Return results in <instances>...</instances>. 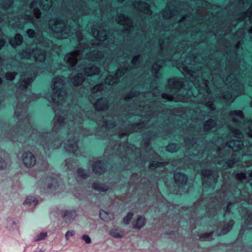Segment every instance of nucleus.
Segmentation results:
<instances>
[{
  "mask_svg": "<svg viewBox=\"0 0 252 252\" xmlns=\"http://www.w3.org/2000/svg\"><path fill=\"white\" fill-rule=\"evenodd\" d=\"M39 68L32 71L33 75L22 74L21 77L20 89L24 92L23 95H18V102L15 110V116L18 119L16 127L10 131L6 135V137L13 142L23 141V138L27 135L32 140L42 145L46 153L51 149L58 148L61 145V139L56 137L55 134H57L58 130L63 127L67 128L69 130L68 139L63 143V148L65 151L72 153L77 156L78 155L77 142L78 138L81 135L85 136L87 133L86 129L81 126V124L86 119H88L96 121L98 125L106 129H115L118 122H116V116L109 115L103 116L99 121L95 118L96 113L91 110L87 112L80 107L76 112L67 113L66 116L64 112L59 114L58 111L61 107L65 106L68 98L67 93L64 89L66 82L65 78L63 76L55 77L53 79L52 89L53 93L47 94L45 97L54 105L55 116L53 119L54 126L52 132L39 131L35 129L30 122V116L27 114V103L32 100L40 98V94H32L31 91L28 89V87L34 80L38 73L44 72Z\"/></svg>",
  "mask_w": 252,
  "mask_h": 252,
  "instance_id": "f257e3e1",
  "label": "nucleus"
},
{
  "mask_svg": "<svg viewBox=\"0 0 252 252\" xmlns=\"http://www.w3.org/2000/svg\"><path fill=\"white\" fill-rule=\"evenodd\" d=\"M83 0L73 1L71 2V9H69V14L76 25L75 29H71L67 26L65 21L56 18L50 19L48 26L50 32H52L53 36L58 39H64L69 37L75 38L79 42V45L72 52L65 55L64 60L70 70H76L78 72L77 75L69 77L70 82L74 86H80L84 82L85 77L82 73L84 72L90 76L98 74L99 68L95 65L89 64L86 66V61H83L80 64H77L78 61L81 58L103 63L105 69H108L107 64L112 63V56L101 51V47L111 50L114 45V38H108L110 33L106 31V28L103 26H94L92 29V33L95 39L91 43V47L88 44L82 42L83 35L81 31L80 26L78 22L79 17L89 14L91 10L86 5H84Z\"/></svg>",
  "mask_w": 252,
  "mask_h": 252,
  "instance_id": "f03ea898",
  "label": "nucleus"
},
{
  "mask_svg": "<svg viewBox=\"0 0 252 252\" xmlns=\"http://www.w3.org/2000/svg\"><path fill=\"white\" fill-rule=\"evenodd\" d=\"M204 66H198L195 71L190 73V81L198 89L196 98L199 103L206 107L208 112L203 115L212 117L216 114L214 101L216 99H222L229 103L236 97L244 94V84L239 80L240 70L235 66L227 65L225 72L221 68L220 61L212 57L206 60Z\"/></svg>",
  "mask_w": 252,
  "mask_h": 252,
  "instance_id": "7ed1b4c3",
  "label": "nucleus"
},
{
  "mask_svg": "<svg viewBox=\"0 0 252 252\" xmlns=\"http://www.w3.org/2000/svg\"><path fill=\"white\" fill-rule=\"evenodd\" d=\"M215 198L211 201V203L208 206V211L210 216L212 213L214 215L218 210L223 208L224 217H226L231 212V209L235 208L241 214L243 219L245 221L242 226L241 231L243 229H252V214L248 209L242 207L239 202L237 198H241L242 201L252 204V194L245 188L242 190L235 188L233 191H225L222 193L217 192Z\"/></svg>",
  "mask_w": 252,
  "mask_h": 252,
  "instance_id": "20e7f679",
  "label": "nucleus"
},
{
  "mask_svg": "<svg viewBox=\"0 0 252 252\" xmlns=\"http://www.w3.org/2000/svg\"><path fill=\"white\" fill-rule=\"evenodd\" d=\"M140 95V97H143L142 100L139 102L138 104L134 107L140 113H137V115H140L141 117L147 118L149 122L153 121V119L158 116L160 111L163 109V106L160 105L156 101L155 95L150 91L139 92L135 91H131L127 94L125 96V99L128 101L130 99Z\"/></svg>",
  "mask_w": 252,
  "mask_h": 252,
  "instance_id": "39448f33",
  "label": "nucleus"
},
{
  "mask_svg": "<svg viewBox=\"0 0 252 252\" xmlns=\"http://www.w3.org/2000/svg\"><path fill=\"white\" fill-rule=\"evenodd\" d=\"M27 33L29 37L33 38V41L36 44V48L27 47L20 52L21 57L28 59L33 57L36 61L41 63L43 62L46 59L47 55L45 52V50L40 49V47L53 49L54 45L52 41L44 38L39 34L36 33L32 29H28L27 31Z\"/></svg>",
  "mask_w": 252,
  "mask_h": 252,
  "instance_id": "423d86ee",
  "label": "nucleus"
},
{
  "mask_svg": "<svg viewBox=\"0 0 252 252\" xmlns=\"http://www.w3.org/2000/svg\"><path fill=\"white\" fill-rule=\"evenodd\" d=\"M167 88L174 91L173 94L163 93L161 97L168 101L186 102L192 100L193 94L190 90H184L182 79L171 78L168 81Z\"/></svg>",
  "mask_w": 252,
  "mask_h": 252,
  "instance_id": "0eeeda50",
  "label": "nucleus"
},
{
  "mask_svg": "<svg viewBox=\"0 0 252 252\" xmlns=\"http://www.w3.org/2000/svg\"><path fill=\"white\" fill-rule=\"evenodd\" d=\"M104 86L102 83L98 84L91 89L92 94L89 99L90 101L94 103L97 111H104L108 108V100L106 98L100 97L98 98L95 102H94L95 96H98L101 94V92L103 89Z\"/></svg>",
  "mask_w": 252,
  "mask_h": 252,
  "instance_id": "6e6552de",
  "label": "nucleus"
},
{
  "mask_svg": "<svg viewBox=\"0 0 252 252\" xmlns=\"http://www.w3.org/2000/svg\"><path fill=\"white\" fill-rule=\"evenodd\" d=\"M40 185L46 192L54 194L59 188L60 181L57 175L52 174L40 181L38 186Z\"/></svg>",
  "mask_w": 252,
  "mask_h": 252,
  "instance_id": "1a4fd4ad",
  "label": "nucleus"
},
{
  "mask_svg": "<svg viewBox=\"0 0 252 252\" xmlns=\"http://www.w3.org/2000/svg\"><path fill=\"white\" fill-rule=\"evenodd\" d=\"M202 186L204 189L207 187L214 188L217 183L219 172L216 169H204L201 171Z\"/></svg>",
  "mask_w": 252,
  "mask_h": 252,
  "instance_id": "9d476101",
  "label": "nucleus"
},
{
  "mask_svg": "<svg viewBox=\"0 0 252 252\" xmlns=\"http://www.w3.org/2000/svg\"><path fill=\"white\" fill-rule=\"evenodd\" d=\"M53 6L52 0H32L29 8L32 11L37 19L40 17L41 12L39 8L43 10H48Z\"/></svg>",
  "mask_w": 252,
  "mask_h": 252,
  "instance_id": "9b49d317",
  "label": "nucleus"
},
{
  "mask_svg": "<svg viewBox=\"0 0 252 252\" xmlns=\"http://www.w3.org/2000/svg\"><path fill=\"white\" fill-rule=\"evenodd\" d=\"M129 67L128 63L125 61L124 64L119 67L114 75H108L105 80V83L109 85L117 84L119 82L120 78L129 70Z\"/></svg>",
  "mask_w": 252,
  "mask_h": 252,
  "instance_id": "f8f14e48",
  "label": "nucleus"
},
{
  "mask_svg": "<svg viewBox=\"0 0 252 252\" xmlns=\"http://www.w3.org/2000/svg\"><path fill=\"white\" fill-rule=\"evenodd\" d=\"M203 140L202 138L200 139H197L196 134L193 133L186 137L184 139V142L189 150H190L192 148H194V151L196 153H193V154L196 156H199L202 153L201 147H199V144H198L197 142H203Z\"/></svg>",
  "mask_w": 252,
  "mask_h": 252,
  "instance_id": "ddd939ff",
  "label": "nucleus"
},
{
  "mask_svg": "<svg viewBox=\"0 0 252 252\" xmlns=\"http://www.w3.org/2000/svg\"><path fill=\"white\" fill-rule=\"evenodd\" d=\"M239 6L242 8L249 7L247 11L240 13L238 16L239 21L249 20L252 24V0H239L238 2Z\"/></svg>",
  "mask_w": 252,
  "mask_h": 252,
  "instance_id": "4468645a",
  "label": "nucleus"
},
{
  "mask_svg": "<svg viewBox=\"0 0 252 252\" xmlns=\"http://www.w3.org/2000/svg\"><path fill=\"white\" fill-rule=\"evenodd\" d=\"M179 1L176 0H171V1L167 3V7L164 10L162 15L166 19H168L174 16H177L179 12Z\"/></svg>",
  "mask_w": 252,
  "mask_h": 252,
  "instance_id": "2eb2a0df",
  "label": "nucleus"
},
{
  "mask_svg": "<svg viewBox=\"0 0 252 252\" xmlns=\"http://www.w3.org/2000/svg\"><path fill=\"white\" fill-rule=\"evenodd\" d=\"M133 148H134L133 145H131L127 142L119 145L118 152L119 156L122 159V160L129 158L130 155L133 153Z\"/></svg>",
  "mask_w": 252,
  "mask_h": 252,
  "instance_id": "dca6fc26",
  "label": "nucleus"
},
{
  "mask_svg": "<svg viewBox=\"0 0 252 252\" xmlns=\"http://www.w3.org/2000/svg\"><path fill=\"white\" fill-rule=\"evenodd\" d=\"M118 23L125 27V32L128 33L130 32L133 27V22L131 19L124 14H119L117 15L116 19Z\"/></svg>",
  "mask_w": 252,
  "mask_h": 252,
  "instance_id": "f3484780",
  "label": "nucleus"
},
{
  "mask_svg": "<svg viewBox=\"0 0 252 252\" xmlns=\"http://www.w3.org/2000/svg\"><path fill=\"white\" fill-rule=\"evenodd\" d=\"M18 23L16 22L14 26L20 29H22L24 25L29 22L32 23L35 26L37 25L34 22V18L32 15L27 14H22L19 15L17 18Z\"/></svg>",
  "mask_w": 252,
  "mask_h": 252,
  "instance_id": "a211bd4d",
  "label": "nucleus"
},
{
  "mask_svg": "<svg viewBox=\"0 0 252 252\" xmlns=\"http://www.w3.org/2000/svg\"><path fill=\"white\" fill-rule=\"evenodd\" d=\"M148 126L149 124H148V122L145 123L144 122L133 124L130 126V127H129L128 129H126L124 131H119L118 134L119 136H122L129 134L135 131L141 132L142 131L141 129L145 128Z\"/></svg>",
  "mask_w": 252,
  "mask_h": 252,
  "instance_id": "6ab92c4d",
  "label": "nucleus"
},
{
  "mask_svg": "<svg viewBox=\"0 0 252 252\" xmlns=\"http://www.w3.org/2000/svg\"><path fill=\"white\" fill-rule=\"evenodd\" d=\"M133 7L136 10L141 12L148 15H151L152 12L148 3L142 1H134L132 2Z\"/></svg>",
  "mask_w": 252,
  "mask_h": 252,
  "instance_id": "aec40b11",
  "label": "nucleus"
},
{
  "mask_svg": "<svg viewBox=\"0 0 252 252\" xmlns=\"http://www.w3.org/2000/svg\"><path fill=\"white\" fill-rule=\"evenodd\" d=\"M22 162L25 166L32 167L36 164V160L35 156L30 152H25L22 155Z\"/></svg>",
  "mask_w": 252,
  "mask_h": 252,
  "instance_id": "412c9836",
  "label": "nucleus"
},
{
  "mask_svg": "<svg viewBox=\"0 0 252 252\" xmlns=\"http://www.w3.org/2000/svg\"><path fill=\"white\" fill-rule=\"evenodd\" d=\"M222 124L220 122H217L214 120L210 119L207 121L204 125V130L209 131L214 128H219L221 126Z\"/></svg>",
  "mask_w": 252,
  "mask_h": 252,
  "instance_id": "4be33fe9",
  "label": "nucleus"
},
{
  "mask_svg": "<svg viewBox=\"0 0 252 252\" xmlns=\"http://www.w3.org/2000/svg\"><path fill=\"white\" fill-rule=\"evenodd\" d=\"M76 216L77 213L76 211L73 210H65L62 213L63 220L66 223L72 221Z\"/></svg>",
  "mask_w": 252,
  "mask_h": 252,
  "instance_id": "5701e85b",
  "label": "nucleus"
},
{
  "mask_svg": "<svg viewBox=\"0 0 252 252\" xmlns=\"http://www.w3.org/2000/svg\"><path fill=\"white\" fill-rule=\"evenodd\" d=\"M174 178L176 184L178 186H183L187 183L188 177L184 174L175 172L174 174Z\"/></svg>",
  "mask_w": 252,
  "mask_h": 252,
  "instance_id": "b1692460",
  "label": "nucleus"
},
{
  "mask_svg": "<svg viewBox=\"0 0 252 252\" xmlns=\"http://www.w3.org/2000/svg\"><path fill=\"white\" fill-rule=\"evenodd\" d=\"M106 167L104 162H101L99 160L95 161L92 165V169L95 174H100L103 173Z\"/></svg>",
  "mask_w": 252,
  "mask_h": 252,
  "instance_id": "393cba45",
  "label": "nucleus"
},
{
  "mask_svg": "<svg viewBox=\"0 0 252 252\" xmlns=\"http://www.w3.org/2000/svg\"><path fill=\"white\" fill-rule=\"evenodd\" d=\"M145 224V219L142 216H139L137 219L133 221V227L135 229H140Z\"/></svg>",
  "mask_w": 252,
  "mask_h": 252,
  "instance_id": "a878e982",
  "label": "nucleus"
},
{
  "mask_svg": "<svg viewBox=\"0 0 252 252\" xmlns=\"http://www.w3.org/2000/svg\"><path fill=\"white\" fill-rule=\"evenodd\" d=\"M23 36L19 33L16 34L14 38H10L9 42L12 46L15 47L17 45H20L23 42Z\"/></svg>",
  "mask_w": 252,
  "mask_h": 252,
  "instance_id": "bb28decb",
  "label": "nucleus"
},
{
  "mask_svg": "<svg viewBox=\"0 0 252 252\" xmlns=\"http://www.w3.org/2000/svg\"><path fill=\"white\" fill-rule=\"evenodd\" d=\"M164 63V62L162 60H158L155 62L152 68V73L155 76H157L158 71L162 67Z\"/></svg>",
  "mask_w": 252,
  "mask_h": 252,
  "instance_id": "cd10ccee",
  "label": "nucleus"
},
{
  "mask_svg": "<svg viewBox=\"0 0 252 252\" xmlns=\"http://www.w3.org/2000/svg\"><path fill=\"white\" fill-rule=\"evenodd\" d=\"M234 223L233 220H230L228 222H224V226L222 228L220 234L224 235L228 233L232 229Z\"/></svg>",
  "mask_w": 252,
  "mask_h": 252,
  "instance_id": "c85d7f7f",
  "label": "nucleus"
},
{
  "mask_svg": "<svg viewBox=\"0 0 252 252\" xmlns=\"http://www.w3.org/2000/svg\"><path fill=\"white\" fill-rule=\"evenodd\" d=\"M92 187L96 190L103 192L107 191L109 188L108 186L98 182L94 183Z\"/></svg>",
  "mask_w": 252,
  "mask_h": 252,
  "instance_id": "c756f323",
  "label": "nucleus"
},
{
  "mask_svg": "<svg viewBox=\"0 0 252 252\" xmlns=\"http://www.w3.org/2000/svg\"><path fill=\"white\" fill-rule=\"evenodd\" d=\"M227 126L229 128V129L231 133L235 138H237L238 139H241L242 138V133L240 129L230 126L228 125Z\"/></svg>",
  "mask_w": 252,
  "mask_h": 252,
  "instance_id": "7c9ffc66",
  "label": "nucleus"
},
{
  "mask_svg": "<svg viewBox=\"0 0 252 252\" xmlns=\"http://www.w3.org/2000/svg\"><path fill=\"white\" fill-rule=\"evenodd\" d=\"M38 200L33 196L28 197L24 202V204L28 206L33 207L37 204Z\"/></svg>",
  "mask_w": 252,
  "mask_h": 252,
  "instance_id": "2f4dec72",
  "label": "nucleus"
},
{
  "mask_svg": "<svg viewBox=\"0 0 252 252\" xmlns=\"http://www.w3.org/2000/svg\"><path fill=\"white\" fill-rule=\"evenodd\" d=\"M110 235L116 238H121L124 236L123 231L117 229H113L110 231Z\"/></svg>",
  "mask_w": 252,
  "mask_h": 252,
  "instance_id": "473e14b6",
  "label": "nucleus"
},
{
  "mask_svg": "<svg viewBox=\"0 0 252 252\" xmlns=\"http://www.w3.org/2000/svg\"><path fill=\"white\" fill-rule=\"evenodd\" d=\"M13 0H5L1 4V8L4 12H6L12 6Z\"/></svg>",
  "mask_w": 252,
  "mask_h": 252,
  "instance_id": "72a5a7b5",
  "label": "nucleus"
},
{
  "mask_svg": "<svg viewBox=\"0 0 252 252\" xmlns=\"http://www.w3.org/2000/svg\"><path fill=\"white\" fill-rule=\"evenodd\" d=\"M89 174V171L85 170H83L81 168H79L77 170V179L78 180L80 179H86Z\"/></svg>",
  "mask_w": 252,
  "mask_h": 252,
  "instance_id": "f704fd0d",
  "label": "nucleus"
},
{
  "mask_svg": "<svg viewBox=\"0 0 252 252\" xmlns=\"http://www.w3.org/2000/svg\"><path fill=\"white\" fill-rule=\"evenodd\" d=\"M178 149L179 147L178 145L175 143H170L166 147V150L172 153L176 152Z\"/></svg>",
  "mask_w": 252,
  "mask_h": 252,
  "instance_id": "c9c22d12",
  "label": "nucleus"
},
{
  "mask_svg": "<svg viewBox=\"0 0 252 252\" xmlns=\"http://www.w3.org/2000/svg\"><path fill=\"white\" fill-rule=\"evenodd\" d=\"M159 46L161 51H168L169 48V45L168 44H164V40L160 39L159 40Z\"/></svg>",
  "mask_w": 252,
  "mask_h": 252,
  "instance_id": "e433bc0d",
  "label": "nucleus"
},
{
  "mask_svg": "<svg viewBox=\"0 0 252 252\" xmlns=\"http://www.w3.org/2000/svg\"><path fill=\"white\" fill-rule=\"evenodd\" d=\"M75 165L76 163L71 159H67L65 161V166L67 169L71 170Z\"/></svg>",
  "mask_w": 252,
  "mask_h": 252,
  "instance_id": "4c0bfd02",
  "label": "nucleus"
},
{
  "mask_svg": "<svg viewBox=\"0 0 252 252\" xmlns=\"http://www.w3.org/2000/svg\"><path fill=\"white\" fill-rule=\"evenodd\" d=\"M47 236V234L45 232H41L37 234L34 238L35 241H39L44 240Z\"/></svg>",
  "mask_w": 252,
  "mask_h": 252,
  "instance_id": "58836bf2",
  "label": "nucleus"
},
{
  "mask_svg": "<svg viewBox=\"0 0 252 252\" xmlns=\"http://www.w3.org/2000/svg\"><path fill=\"white\" fill-rule=\"evenodd\" d=\"M16 225L15 220L12 218H7L6 221V226L7 228L10 229Z\"/></svg>",
  "mask_w": 252,
  "mask_h": 252,
  "instance_id": "ea45409f",
  "label": "nucleus"
},
{
  "mask_svg": "<svg viewBox=\"0 0 252 252\" xmlns=\"http://www.w3.org/2000/svg\"><path fill=\"white\" fill-rule=\"evenodd\" d=\"M17 74L16 72H8L5 74V77L7 80L12 81L15 79Z\"/></svg>",
  "mask_w": 252,
  "mask_h": 252,
  "instance_id": "a19ab883",
  "label": "nucleus"
},
{
  "mask_svg": "<svg viewBox=\"0 0 252 252\" xmlns=\"http://www.w3.org/2000/svg\"><path fill=\"white\" fill-rule=\"evenodd\" d=\"M163 165V163L157 161H151L150 163L149 167L151 169L156 168Z\"/></svg>",
  "mask_w": 252,
  "mask_h": 252,
  "instance_id": "79ce46f5",
  "label": "nucleus"
},
{
  "mask_svg": "<svg viewBox=\"0 0 252 252\" xmlns=\"http://www.w3.org/2000/svg\"><path fill=\"white\" fill-rule=\"evenodd\" d=\"M139 58H140V55H135L133 57L132 61H131V63L133 65L135 66H138L139 64Z\"/></svg>",
  "mask_w": 252,
  "mask_h": 252,
  "instance_id": "37998d69",
  "label": "nucleus"
},
{
  "mask_svg": "<svg viewBox=\"0 0 252 252\" xmlns=\"http://www.w3.org/2000/svg\"><path fill=\"white\" fill-rule=\"evenodd\" d=\"M133 214L132 213H128L126 216L123 219L124 223L126 224H127L129 223L130 220L132 218Z\"/></svg>",
  "mask_w": 252,
  "mask_h": 252,
  "instance_id": "c03bdc74",
  "label": "nucleus"
},
{
  "mask_svg": "<svg viewBox=\"0 0 252 252\" xmlns=\"http://www.w3.org/2000/svg\"><path fill=\"white\" fill-rule=\"evenodd\" d=\"M10 18V15H3L0 12V23L4 22V23H6L7 21L10 23V21H9V18Z\"/></svg>",
  "mask_w": 252,
  "mask_h": 252,
  "instance_id": "a18cd8bd",
  "label": "nucleus"
},
{
  "mask_svg": "<svg viewBox=\"0 0 252 252\" xmlns=\"http://www.w3.org/2000/svg\"><path fill=\"white\" fill-rule=\"evenodd\" d=\"M8 166V163L4 160L0 158V170H4Z\"/></svg>",
  "mask_w": 252,
  "mask_h": 252,
  "instance_id": "49530a36",
  "label": "nucleus"
},
{
  "mask_svg": "<svg viewBox=\"0 0 252 252\" xmlns=\"http://www.w3.org/2000/svg\"><path fill=\"white\" fill-rule=\"evenodd\" d=\"M213 232H211L210 233H206L202 234L200 238L201 240H208L210 239V237L212 235Z\"/></svg>",
  "mask_w": 252,
  "mask_h": 252,
  "instance_id": "de8ad7c7",
  "label": "nucleus"
},
{
  "mask_svg": "<svg viewBox=\"0 0 252 252\" xmlns=\"http://www.w3.org/2000/svg\"><path fill=\"white\" fill-rule=\"evenodd\" d=\"M180 25H181L183 23L186 22L188 19H190V17L187 15H180Z\"/></svg>",
  "mask_w": 252,
  "mask_h": 252,
  "instance_id": "09e8293b",
  "label": "nucleus"
},
{
  "mask_svg": "<svg viewBox=\"0 0 252 252\" xmlns=\"http://www.w3.org/2000/svg\"><path fill=\"white\" fill-rule=\"evenodd\" d=\"M1 30L0 29V36H1ZM5 43L6 39L2 37H0V49H1L4 46Z\"/></svg>",
  "mask_w": 252,
  "mask_h": 252,
  "instance_id": "8fccbe9b",
  "label": "nucleus"
},
{
  "mask_svg": "<svg viewBox=\"0 0 252 252\" xmlns=\"http://www.w3.org/2000/svg\"><path fill=\"white\" fill-rule=\"evenodd\" d=\"M82 239L86 244H90L92 242L90 237L88 235H84L82 236Z\"/></svg>",
  "mask_w": 252,
  "mask_h": 252,
  "instance_id": "3c124183",
  "label": "nucleus"
},
{
  "mask_svg": "<svg viewBox=\"0 0 252 252\" xmlns=\"http://www.w3.org/2000/svg\"><path fill=\"white\" fill-rule=\"evenodd\" d=\"M189 57V55L187 57V59H186V63H189V64H194L196 63L197 57L195 56H193V58L190 60L189 63L188 62V58Z\"/></svg>",
  "mask_w": 252,
  "mask_h": 252,
  "instance_id": "603ef678",
  "label": "nucleus"
},
{
  "mask_svg": "<svg viewBox=\"0 0 252 252\" xmlns=\"http://www.w3.org/2000/svg\"><path fill=\"white\" fill-rule=\"evenodd\" d=\"M74 235V232L73 231H67L65 234V237L67 240H68L70 236H72Z\"/></svg>",
  "mask_w": 252,
  "mask_h": 252,
  "instance_id": "864d4df0",
  "label": "nucleus"
},
{
  "mask_svg": "<svg viewBox=\"0 0 252 252\" xmlns=\"http://www.w3.org/2000/svg\"><path fill=\"white\" fill-rule=\"evenodd\" d=\"M192 26H193V23H192V22H189V23L186 24V25H185L186 29L184 30V32H189L190 30L189 29L190 27H192Z\"/></svg>",
  "mask_w": 252,
  "mask_h": 252,
  "instance_id": "5fc2aeb1",
  "label": "nucleus"
},
{
  "mask_svg": "<svg viewBox=\"0 0 252 252\" xmlns=\"http://www.w3.org/2000/svg\"><path fill=\"white\" fill-rule=\"evenodd\" d=\"M185 51H186V49L184 48H182L181 49H180V48H178L176 50V52L177 53H181L182 52L184 53Z\"/></svg>",
  "mask_w": 252,
  "mask_h": 252,
  "instance_id": "6e6d98bb",
  "label": "nucleus"
},
{
  "mask_svg": "<svg viewBox=\"0 0 252 252\" xmlns=\"http://www.w3.org/2000/svg\"><path fill=\"white\" fill-rule=\"evenodd\" d=\"M198 164L200 165V163L199 162H198V163H196L193 164L192 165V166L193 169H194V170L197 171V172L198 171V169L197 168V167H198L197 165Z\"/></svg>",
  "mask_w": 252,
  "mask_h": 252,
  "instance_id": "4d7b16f0",
  "label": "nucleus"
},
{
  "mask_svg": "<svg viewBox=\"0 0 252 252\" xmlns=\"http://www.w3.org/2000/svg\"><path fill=\"white\" fill-rule=\"evenodd\" d=\"M132 114H135L134 113H131L130 114H129V115H127L126 114H125V115H126V117L127 118L128 117H130V115H132Z\"/></svg>",
  "mask_w": 252,
  "mask_h": 252,
  "instance_id": "13d9d810",
  "label": "nucleus"
},
{
  "mask_svg": "<svg viewBox=\"0 0 252 252\" xmlns=\"http://www.w3.org/2000/svg\"><path fill=\"white\" fill-rule=\"evenodd\" d=\"M248 84L249 86L252 87V81H249V82L248 83Z\"/></svg>",
  "mask_w": 252,
  "mask_h": 252,
  "instance_id": "bf43d9fd",
  "label": "nucleus"
},
{
  "mask_svg": "<svg viewBox=\"0 0 252 252\" xmlns=\"http://www.w3.org/2000/svg\"><path fill=\"white\" fill-rule=\"evenodd\" d=\"M2 79L0 77V86L1 85V84H2Z\"/></svg>",
  "mask_w": 252,
  "mask_h": 252,
  "instance_id": "052dcab7",
  "label": "nucleus"
},
{
  "mask_svg": "<svg viewBox=\"0 0 252 252\" xmlns=\"http://www.w3.org/2000/svg\"><path fill=\"white\" fill-rule=\"evenodd\" d=\"M124 0H118L119 1L121 2L124 1Z\"/></svg>",
  "mask_w": 252,
  "mask_h": 252,
  "instance_id": "680f3d73",
  "label": "nucleus"
},
{
  "mask_svg": "<svg viewBox=\"0 0 252 252\" xmlns=\"http://www.w3.org/2000/svg\"><path fill=\"white\" fill-rule=\"evenodd\" d=\"M166 40L167 41V42L169 41H170V39L169 38H167V39H166Z\"/></svg>",
  "mask_w": 252,
  "mask_h": 252,
  "instance_id": "e2e57ef3",
  "label": "nucleus"
},
{
  "mask_svg": "<svg viewBox=\"0 0 252 252\" xmlns=\"http://www.w3.org/2000/svg\"><path fill=\"white\" fill-rule=\"evenodd\" d=\"M251 106L252 107V101L251 102Z\"/></svg>",
  "mask_w": 252,
  "mask_h": 252,
  "instance_id": "0e129e2a",
  "label": "nucleus"
},
{
  "mask_svg": "<svg viewBox=\"0 0 252 252\" xmlns=\"http://www.w3.org/2000/svg\"><path fill=\"white\" fill-rule=\"evenodd\" d=\"M207 161L209 160V157L207 158Z\"/></svg>",
  "mask_w": 252,
  "mask_h": 252,
  "instance_id": "69168bd1",
  "label": "nucleus"
},
{
  "mask_svg": "<svg viewBox=\"0 0 252 252\" xmlns=\"http://www.w3.org/2000/svg\"><path fill=\"white\" fill-rule=\"evenodd\" d=\"M199 31V30H197V31H196V32H198Z\"/></svg>",
  "mask_w": 252,
  "mask_h": 252,
  "instance_id": "338daca9",
  "label": "nucleus"
},
{
  "mask_svg": "<svg viewBox=\"0 0 252 252\" xmlns=\"http://www.w3.org/2000/svg\"><path fill=\"white\" fill-rule=\"evenodd\" d=\"M193 99H194V100H195V96H193Z\"/></svg>",
  "mask_w": 252,
  "mask_h": 252,
  "instance_id": "774afa93",
  "label": "nucleus"
}]
</instances>
